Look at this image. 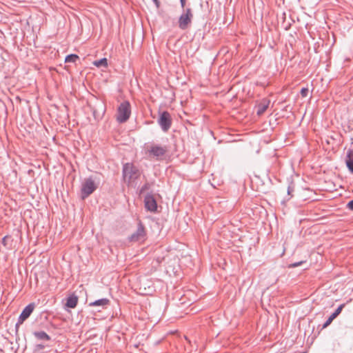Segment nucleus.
<instances>
[{"label":"nucleus","mask_w":353,"mask_h":353,"mask_svg":"<svg viewBox=\"0 0 353 353\" xmlns=\"http://www.w3.org/2000/svg\"><path fill=\"white\" fill-rule=\"evenodd\" d=\"M270 101L264 99L261 103H260L257 106L256 114L258 115L263 114L269 106Z\"/></svg>","instance_id":"ddd939ff"},{"label":"nucleus","mask_w":353,"mask_h":353,"mask_svg":"<svg viewBox=\"0 0 353 353\" xmlns=\"http://www.w3.org/2000/svg\"><path fill=\"white\" fill-rule=\"evenodd\" d=\"M157 122L163 132H168L172 125L170 114L168 111L162 112L159 115Z\"/></svg>","instance_id":"423d86ee"},{"label":"nucleus","mask_w":353,"mask_h":353,"mask_svg":"<svg viewBox=\"0 0 353 353\" xmlns=\"http://www.w3.org/2000/svg\"><path fill=\"white\" fill-rule=\"evenodd\" d=\"M160 2L161 1H153L154 4L155 5L156 8H158L160 6Z\"/></svg>","instance_id":"b1692460"},{"label":"nucleus","mask_w":353,"mask_h":353,"mask_svg":"<svg viewBox=\"0 0 353 353\" xmlns=\"http://www.w3.org/2000/svg\"><path fill=\"white\" fill-rule=\"evenodd\" d=\"M149 184L148 183H145L141 188V193L145 192V190H147L148 188H149Z\"/></svg>","instance_id":"aec40b11"},{"label":"nucleus","mask_w":353,"mask_h":353,"mask_svg":"<svg viewBox=\"0 0 353 353\" xmlns=\"http://www.w3.org/2000/svg\"><path fill=\"white\" fill-rule=\"evenodd\" d=\"M144 205L145 208L148 211L151 212H155L157 210V203L154 197V196L151 194H148L144 198Z\"/></svg>","instance_id":"1a4fd4ad"},{"label":"nucleus","mask_w":353,"mask_h":353,"mask_svg":"<svg viewBox=\"0 0 353 353\" xmlns=\"http://www.w3.org/2000/svg\"><path fill=\"white\" fill-rule=\"evenodd\" d=\"M123 176L124 180L130 185L139 178L140 172L132 163H127L123 166Z\"/></svg>","instance_id":"f257e3e1"},{"label":"nucleus","mask_w":353,"mask_h":353,"mask_svg":"<svg viewBox=\"0 0 353 353\" xmlns=\"http://www.w3.org/2000/svg\"><path fill=\"white\" fill-rule=\"evenodd\" d=\"M131 114V105L129 101L122 102L117 110V120L119 123H125Z\"/></svg>","instance_id":"20e7f679"},{"label":"nucleus","mask_w":353,"mask_h":353,"mask_svg":"<svg viewBox=\"0 0 353 353\" xmlns=\"http://www.w3.org/2000/svg\"><path fill=\"white\" fill-rule=\"evenodd\" d=\"M168 151V147L167 145H160L158 144H152L147 149V152L150 157L156 160L163 159Z\"/></svg>","instance_id":"7ed1b4c3"},{"label":"nucleus","mask_w":353,"mask_h":353,"mask_svg":"<svg viewBox=\"0 0 353 353\" xmlns=\"http://www.w3.org/2000/svg\"><path fill=\"white\" fill-rule=\"evenodd\" d=\"M308 92L309 90L307 88H303L301 90V94L303 97H306L307 96Z\"/></svg>","instance_id":"6ab92c4d"},{"label":"nucleus","mask_w":353,"mask_h":353,"mask_svg":"<svg viewBox=\"0 0 353 353\" xmlns=\"http://www.w3.org/2000/svg\"><path fill=\"white\" fill-rule=\"evenodd\" d=\"M183 8V12L179 19V27L181 30H186L191 23L193 14L192 9L189 7L185 8L186 1H180Z\"/></svg>","instance_id":"f03ea898"},{"label":"nucleus","mask_w":353,"mask_h":353,"mask_svg":"<svg viewBox=\"0 0 353 353\" xmlns=\"http://www.w3.org/2000/svg\"><path fill=\"white\" fill-rule=\"evenodd\" d=\"M44 347H45V346L43 344H37L35 346V350L36 351L41 350L44 349Z\"/></svg>","instance_id":"412c9836"},{"label":"nucleus","mask_w":353,"mask_h":353,"mask_svg":"<svg viewBox=\"0 0 353 353\" xmlns=\"http://www.w3.org/2000/svg\"><path fill=\"white\" fill-rule=\"evenodd\" d=\"M78 303V297L74 294L70 295L67 299L65 303V307L69 308H74L76 307Z\"/></svg>","instance_id":"9b49d317"},{"label":"nucleus","mask_w":353,"mask_h":353,"mask_svg":"<svg viewBox=\"0 0 353 353\" xmlns=\"http://www.w3.org/2000/svg\"><path fill=\"white\" fill-rule=\"evenodd\" d=\"M97 188V185L91 177L85 179L81 185V198L83 200L86 199L92 194Z\"/></svg>","instance_id":"39448f33"},{"label":"nucleus","mask_w":353,"mask_h":353,"mask_svg":"<svg viewBox=\"0 0 353 353\" xmlns=\"http://www.w3.org/2000/svg\"><path fill=\"white\" fill-rule=\"evenodd\" d=\"M94 65L97 67H101V66L107 67L108 66V60L106 58L101 59L98 61H95L94 62Z\"/></svg>","instance_id":"f3484780"},{"label":"nucleus","mask_w":353,"mask_h":353,"mask_svg":"<svg viewBox=\"0 0 353 353\" xmlns=\"http://www.w3.org/2000/svg\"><path fill=\"white\" fill-rule=\"evenodd\" d=\"M6 239H7V236H4L3 239H2V244L3 245H6Z\"/></svg>","instance_id":"393cba45"},{"label":"nucleus","mask_w":353,"mask_h":353,"mask_svg":"<svg viewBox=\"0 0 353 353\" xmlns=\"http://www.w3.org/2000/svg\"><path fill=\"white\" fill-rule=\"evenodd\" d=\"M304 263H305V261H301L299 262H296V263H291V264L289 265V268H296L298 266H300L301 265H302Z\"/></svg>","instance_id":"a211bd4d"},{"label":"nucleus","mask_w":353,"mask_h":353,"mask_svg":"<svg viewBox=\"0 0 353 353\" xmlns=\"http://www.w3.org/2000/svg\"><path fill=\"white\" fill-rule=\"evenodd\" d=\"M110 303L109 299L106 298L100 299L98 300H96L94 302H92L89 304L90 306H101L102 307H105L106 305H108Z\"/></svg>","instance_id":"2eb2a0df"},{"label":"nucleus","mask_w":353,"mask_h":353,"mask_svg":"<svg viewBox=\"0 0 353 353\" xmlns=\"http://www.w3.org/2000/svg\"><path fill=\"white\" fill-rule=\"evenodd\" d=\"M145 235L146 233L145 227L142 222L139 221L138 222L137 230L129 237V240L132 242L143 241L145 239Z\"/></svg>","instance_id":"0eeeda50"},{"label":"nucleus","mask_w":353,"mask_h":353,"mask_svg":"<svg viewBox=\"0 0 353 353\" xmlns=\"http://www.w3.org/2000/svg\"><path fill=\"white\" fill-rule=\"evenodd\" d=\"M79 59L78 55L75 54H70L67 55L65 59V63H75Z\"/></svg>","instance_id":"dca6fc26"},{"label":"nucleus","mask_w":353,"mask_h":353,"mask_svg":"<svg viewBox=\"0 0 353 353\" xmlns=\"http://www.w3.org/2000/svg\"><path fill=\"white\" fill-rule=\"evenodd\" d=\"M294 191V188L292 185L288 187V194L291 195V192Z\"/></svg>","instance_id":"5701e85b"},{"label":"nucleus","mask_w":353,"mask_h":353,"mask_svg":"<svg viewBox=\"0 0 353 353\" xmlns=\"http://www.w3.org/2000/svg\"><path fill=\"white\" fill-rule=\"evenodd\" d=\"M347 207L353 211V199L350 201L347 204Z\"/></svg>","instance_id":"4be33fe9"},{"label":"nucleus","mask_w":353,"mask_h":353,"mask_svg":"<svg viewBox=\"0 0 353 353\" xmlns=\"http://www.w3.org/2000/svg\"><path fill=\"white\" fill-rule=\"evenodd\" d=\"M35 307L34 303H32L28 304L21 312V314L19 316L18 321L15 325L16 328H17L20 325H21L27 319L29 318L30 314L34 311Z\"/></svg>","instance_id":"6e6552de"},{"label":"nucleus","mask_w":353,"mask_h":353,"mask_svg":"<svg viewBox=\"0 0 353 353\" xmlns=\"http://www.w3.org/2000/svg\"><path fill=\"white\" fill-rule=\"evenodd\" d=\"M344 304L340 305L336 310L329 316V318L326 320V321L323 325V328L327 327L329 325L331 324L332 321L336 318L339 314L341 312L343 308L344 307Z\"/></svg>","instance_id":"9d476101"},{"label":"nucleus","mask_w":353,"mask_h":353,"mask_svg":"<svg viewBox=\"0 0 353 353\" xmlns=\"http://www.w3.org/2000/svg\"><path fill=\"white\" fill-rule=\"evenodd\" d=\"M34 337L39 341H50V336L44 331H35L33 332Z\"/></svg>","instance_id":"f8f14e48"},{"label":"nucleus","mask_w":353,"mask_h":353,"mask_svg":"<svg viewBox=\"0 0 353 353\" xmlns=\"http://www.w3.org/2000/svg\"><path fill=\"white\" fill-rule=\"evenodd\" d=\"M345 163L350 172L353 173V150L348 151Z\"/></svg>","instance_id":"4468645a"}]
</instances>
